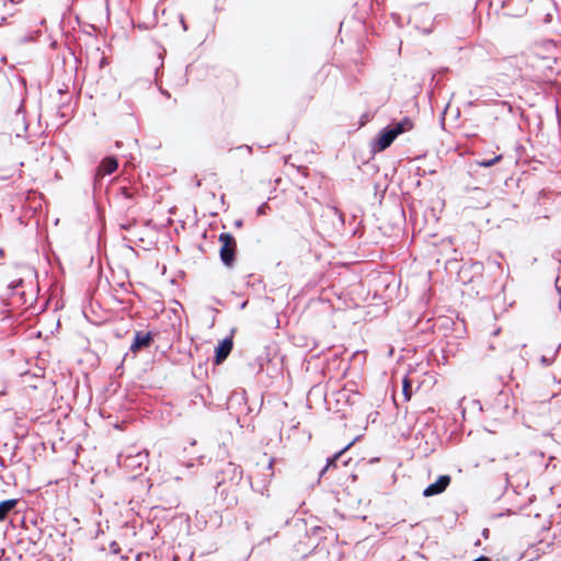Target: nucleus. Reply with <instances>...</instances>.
Listing matches in <instances>:
<instances>
[{"instance_id": "nucleus-1", "label": "nucleus", "mask_w": 561, "mask_h": 561, "mask_svg": "<svg viewBox=\"0 0 561 561\" xmlns=\"http://www.w3.org/2000/svg\"><path fill=\"white\" fill-rule=\"evenodd\" d=\"M413 124L410 119L405 118L401 122L393 123L383 128L376 138L373 148L375 151H383L393 142V140L401 134L411 130Z\"/></svg>"}, {"instance_id": "nucleus-2", "label": "nucleus", "mask_w": 561, "mask_h": 561, "mask_svg": "<svg viewBox=\"0 0 561 561\" xmlns=\"http://www.w3.org/2000/svg\"><path fill=\"white\" fill-rule=\"evenodd\" d=\"M219 240L221 242V260L227 266H230L233 262L234 239L230 234L224 233L219 237Z\"/></svg>"}, {"instance_id": "nucleus-3", "label": "nucleus", "mask_w": 561, "mask_h": 561, "mask_svg": "<svg viewBox=\"0 0 561 561\" xmlns=\"http://www.w3.org/2000/svg\"><path fill=\"white\" fill-rule=\"evenodd\" d=\"M450 482L449 476H440L435 483L430 484L423 492V495L428 497L445 491Z\"/></svg>"}, {"instance_id": "nucleus-4", "label": "nucleus", "mask_w": 561, "mask_h": 561, "mask_svg": "<svg viewBox=\"0 0 561 561\" xmlns=\"http://www.w3.org/2000/svg\"><path fill=\"white\" fill-rule=\"evenodd\" d=\"M231 348H232V341L230 339H226V340L221 341L220 344L216 348V357H215L216 364H221L227 358L229 353L231 352Z\"/></svg>"}, {"instance_id": "nucleus-5", "label": "nucleus", "mask_w": 561, "mask_h": 561, "mask_svg": "<svg viewBox=\"0 0 561 561\" xmlns=\"http://www.w3.org/2000/svg\"><path fill=\"white\" fill-rule=\"evenodd\" d=\"M118 167V162L116 159L108 157L103 159L101 162L99 169H98V176H104L113 173Z\"/></svg>"}, {"instance_id": "nucleus-6", "label": "nucleus", "mask_w": 561, "mask_h": 561, "mask_svg": "<svg viewBox=\"0 0 561 561\" xmlns=\"http://www.w3.org/2000/svg\"><path fill=\"white\" fill-rule=\"evenodd\" d=\"M151 335L150 333H138L136 335L135 342L131 345L133 351H138L142 347H147L150 344Z\"/></svg>"}, {"instance_id": "nucleus-7", "label": "nucleus", "mask_w": 561, "mask_h": 561, "mask_svg": "<svg viewBox=\"0 0 561 561\" xmlns=\"http://www.w3.org/2000/svg\"><path fill=\"white\" fill-rule=\"evenodd\" d=\"M15 504V500H7L0 503V522L14 508Z\"/></svg>"}, {"instance_id": "nucleus-8", "label": "nucleus", "mask_w": 561, "mask_h": 561, "mask_svg": "<svg viewBox=\"0 0 561 561\" xmlns=\"http://www.w3.org/2000/svg\"><path fill=\"white\" fill-rule=\"evenodd\" d=\"M459 107H445L443 112V121L445 122L448 116H450L451 119H457L459 116Z\"/></svg>"}, {"instance_id": "nucleus-9", "label": "nucleus", "mask_w": 561, "mask_h": 561, "mask_svg": "<svg viewBox=\"0 0 561 561\" xmlns=\"http://www.w3.org/2000/svg\"><path fill=\"white\" fill-rule=\"evenodd\" d=\"M410 387H411L410 381L408 379H404V381H403V393H404L405 400H409L410 397H411V393L409 391Z\"/></svg>"}, {"instance_id": "nucleus-10", "label": "nucleus", "mask_w": 561, "mask_h": 561, "mask_svg": "<svg viewBox=\"0 0 561 561\" xmlns=\"http://www.w3.org/2000/svg\"><path fill=\"white\" fill-rule=\"evenodd\" d=\"M180 23L182 25L183 31H187L188 27L183 15H180Z\"/></svg>"}, {"instance_id": "nucleus-11", "label": "nucleus", "mask_w": 561, "mask_h": 561, "mask_svg": "<svg viewBox=\"0 0 561 561\" xmlns=\"http://www.w3.org/2000/svg\"><path fill=\"white\" fill-rule=\"evenodd\" d=\"M492 105H501V106H504V105H511L508 101H505V100H500V101H495Z\"/></svg>"}, {"instance_id": "nucleus-12", "label": "nucleus", "mask_w": 561, "mask_h": 561, "mask_svg": "<svg viewBox=\"0 0 561 561\" xmlns=\"http://www.w3.org/2000/svg\"><path fill=\"white\" fill-rule=\"evenodd\" d=\"M499 159H500V157L495 158L494 160H490V161L482 162V165H484V167H490V165H492L495 161H497Z\"/></svg>"}, {"instance_id": "nucleus-13", "label": "nucleus", "mask_w": 561, "mask_h": 561, "mask_svg": "<svg viewBox=\"0 0 561 561\" xmlns=\"http://www.w3.org/2000/svg\"><path fill=\"white\" fill-rule=\"evenodd\" d=\"M421 32L424 35H430L433 32V30L431 27H427V28H423Z\"/></svg>"}, {"instance_id": "nucleus-14", "label": "nucleus", "mask_w": 561, "mask_h": 561, "mask_svg": "<svg viewBox=\"0 0 561 561\" xmlns=\"http://www.w3.org/2000/svg\"><path fill=\"white\" fill-rule=\"evenodd\" d=\"M31 41H33L32 36H24L23 38H21V43H27V42H31Z\"/></svg>"}, {"instance_id": "nucleus-15", "label": "nucleus", "mask_w": 561, "mask_h": 561, "mask_svg": "<svg viewBox=\"0 0 561 561\" xmlns=\"http://www.w3.org/2000/svg\"><path fill=\"white\" fill-rule=\"evenodd\" d=\"M473 561H490V560L488 558H485V557H481V558H478V559H476Z\"/></svg>"}, {"instance_id": "nucleus-16", "label": "nucleus", "mask_w": 561, "mask_h": 561, "mask_svg": "<svg viewBox=\"0 0 561 561\" xmlns=\"http://www.w3.org/2000/svg\"><path fill=\"white\" fill-rule=\"evenodd\" d=\"M440 71L445 73L448 71V68H442Z\"/></svg>"}, {"instance_id": "nucleus-17", "label": "nucleus", "mask_w": 561, "mask_h": 561, "mask_svg": "<svg viewBox=\"0 0 561 561\" xmlns=\"http://www.w3.org/2000/svg\"><path fill=\"white\" fill-rule=\"evenodd\" d=\"M236 226H237V227H240V226H241V221H240V220H238V221L236 222Z\"/></svg>"}, {"instance_id": "nucleus-18", "label": "nucleus", "mask_w": 561, "mask_h": 561, "mask_svg": "<svg viewBox=\"0 0 561 561\" xmlns=\"http://www.w3.org/2000/svg\"><path fill=\"white\" fill-rule=\"evenodd\" d=\"M467 105H468V106H471V105H473V102L469 101V102L467 103Z\"/></svg>"}, {"instance_id": "nucleus-19", "label": "nucleus", "mask_w": 561, "mask_h": 561, "mask_svg": "<svg viewBox=\"0 0 561 561\" xmlns=\"http://www.w3.org/2000/svg\"><path fill=\"white\" fill-rule=\"evenodd\" d=\"M435 78H436V75L434 73V75L432 76V81H434V80H435Z\"/></svg>"}]
</instances>
